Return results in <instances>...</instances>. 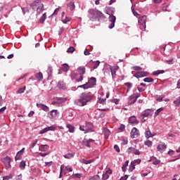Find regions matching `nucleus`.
I'll list each match as a JSON object with an SVG mask.
<instances>
[{"label": "nucleus", "instance_id": "obj_30", "mask_svg": "<svg viewBox=\"0 0 180 180\" xmlns=\"http://www.w3.org/2000/svg\"><path fill=\"white\" fill-rule=\"evenodd\" d=\"M134 169H136V165H134V162H131L129 167V172H133Z\"/></svg>", "mask_w": 180, "mask_h": 180}, {"label": "nucleus", "instance_id": "obj_29", "mask_svg": "<svg viewBox=\"0 0 180 180\" xmlns=\"http://www.w3.org/2000/svg\"><path fill=\"white\" fill-rule=\"evenodd\" d=\"M69 70H70V66L68 65V64L64 63L62 68V71H63V72H68Z\"/></svg>", "mask_w": 180, "mask_h": 180}, {"label": "nucleus", "instance_id": "obj_50", "mask_svg": "<svg viewBox=\"0 0 180 180\" xmlns=\"http://www.w3.org/2000/svg\"><path fill=\"white\" fill-rule=\"evenodd\" d=\"M131 69L134 70L135 71H141V70H143V68H141L140 66H133Z\"/></svg>", "mask_w": 180, "mask_h": 180}, {"label": "nucleus", "instance_id": "obj_47", "mask_svg": "<svg viewBox=\"0 0 180 180\" xmlns=\"http://www.w3.org/2000/svg\"><path fill=\"white\" fill-rule=\"evenodd\" d=\"M41 151H47L49 148V145H41Z\"/></svg>", "mask_w": 180, "mask_h": 180}, {"label": "nucleus", "instance_id": "obj_55", "mask_svg": "<svg viewBox=\"0 0 180 180\" xmlns=\"http://www.w3.org/2000/svg\"><path fill=\"white\" fill-rule=\"evenodd\" d=\"M125 86H127L129 89H131V87L133 86V84L130 82H126L124 83Z\"/></svg>", "mask_w": 180, "mask_h": 180}, {"label": "nucleus", "instance_id": "obj_40", "mask_svg": "<svg viewBox=\"0 0 180 180\" xmlns=\"http://www.w3.org/2000/svg\"><path fill=\"white\" fill-rule=\"evenodd\" d=\"M154 82V79H153L152 77H146L145 79H143V82Z\"/></svg>", "mask_w": 180, "mask_h": 180}, {"label": "nucleus", "instance_id": "obj_35", "mask_svg": "<svg viewBox=\"0 0 180 180\" xmlns=\"http://www.w3.org/2000/svg\"><path fill=\"white\" fill-rule=\"evenodd\" d=\"M36 78L38 79V81H41V79H43V73H41V72H38L36 75Z\"/></svg>", "mask_w": 180, "mask_h": 180}, {"label": "nucleus", "instance_id": "obj_5", "mask_svg": "<svg viewBox=\"0 0 180 180\" xmlns=\"http://www.w3.org/2000/svg\"><path fill=\"white\" fill-rule=\"evenodd\" d=\"M85 128L87 133H92V131H94V124H92V122H86Z\"/></svg>", "mask_w": 180, "mask_h": 180}, {"label": "nucleus", "instance_id": "obj_64", "mask_svg": "<svg viewBox=\"0 0 180 180\" xmlns=\"http://www.w3.org/2000/svg\"><path fill=\"white\" fill-rule=\"evenodd\" d=\"M22 174H19L15 176V180H23L22 179Z\"/></svg>", "mask_w": 180, "mask_h": 180}, {"label": "nucleus", "instance_id": "obj_49", "mask_svg": "<svg viewBox=\"0 0 180 180\" xmlns=\"http://www.w3.org/2000/svg\"><path fill=\"white\" fill-rule=\"evenodd\" d=\"M98 102H99V103H101V105H105V103L106 102V98H98Z\"/></svg>", "mask_w": 180, "mask_h": 180}, {"label": "nucleus", "instance_id": "obj_17", "mask_svg": "<svg viewBox=\"0 0 180 180\" xmlns=\"http://www.w3.org/2000/svg\"><path fill=\"white\" fill-rule=\"evenodd\" d=\"M23 153H25V148H22L20 151H18L15 157V161H18L23 155Z\"/></svg>", "mask_w": 180, "mask_h": 180}, {"label": "nucleus", "instance_id": "obj_60", "mask_svg": "<svg viewBox=\"0 0 180 180\" xmlns=\"http://www.w3.org/2000/svg\"><path fill=\"white\" fill-rule=\"evenodd\" d=\"M166 64H174V58L165 60Z\"/></svg>", "mask_w": 180, "mask_h": 180}, {"label": "nucleus", "instance_id": "obj_19", "mask_svg": "<svg viewBox=\"0 0 180 180\" xmlns=\"http://www.w3.org/2000/svg\"><path fill=\"white\" fill-rule=\"evenodd\" d=\"M77 71L79 74V75H84L85 74L86 69L84 66H80L77 68Z\"/></svg>", "mask_w": 180, "mask_h": 180}, {"label": "nucleus", "instance_id": "obj_7", "mask_svg": "<svg viewBox=\"0 0 180 180\" xmlns=\"http://www.w3.org/2000/svg\"><path fill=\"white\" fill-rule=\"evenodd\" d=\"M148 75V72H137L133 75V77H134L135 78H143L144 77H147Z\"/></svg>", "mask_w": 180, "mask_h": 180}, {"label": "nucleus", "instance_id": "obj_59", "mask_svg": "<svg viewBox=\"0 0 180 180\" xmlns=\"http://www.w3.org/2000/svg\"><path fill=\"white\" fill-rule=\"evenodd\" d=\"M134 150H136V148H133V147H130V148H129L127 149V153L128 154H130V153H131L133 151H134Z\"/></svg>", "mask_w": 180, "mask_h": 180}, {"label": "nucleus", "instance_id": "obj_51", "mask_svg": "<svg viewBox=\"0 0 180 180\" xmlns=\"http://www.w3.org/2000/svg\"><path fill=\"white\" fill-rule=\"evenodd\" d=\"M22 13L25 15V13H29V8L27 7L22 8Z\"/></svg>", "mask_w": 180, "mask_h": 180}, {"label": "nucleus", "instance_id": "obj_63", "mask_svg": "<svg viewBox=\"0 0 180 180\" xmlns=\"http://www.w3.org/2000/svg\"><path fill=\"white\" fill-rule=\"evenodd\" d=\"M52 164H53V162H45V166L51 167Z\"/></svg>", "mask_w": 180, "mask_h": 180}, {"label": "nucleus", "instance_id": "obj_4", "mask_svg": "<svg viewBox=\"0 0 180 180\" xmlns=\"http://www.w3.org/2000/svg\"><path fill=\"white\" fill-rule=\"evenodd\" d=\"M140 136V131L136 127L132 128L131 131V139H137Z\"/></svg>", "mask_w": 180, "mask_h": 180}, {"label": "nucleus", "instance_id": "obj_56", "mask_svg": "<svg viewBox=\"0 0 180 180\" xmlns=\"http://www.w3.org/2000/svg\"><path fill=\"white\" fill-rule=\"evenodd\" d=\"M47 131H49V129H47V127L44 128L39 131V134H44V133H47Z\"/></svg>", "mask_w": 180, "mask_h": 180}, {"label": "nucleus", "instance_id": "obj_54", "mask_svg": "<svg viewBox=\"0 0 180 180\" xmlns=\"http://www.w3.org/2000/svg\"><path fill=\"white\" fill-rule=\"evenodd\" d=\"M102 179H103V180L109 179V174H108V173H104V174H103Z\"/></svg>", "mask_w": 180, "mask_h": 180}, {"label": "nucleus", "instance_id": "obj_12", "mask_svg": "<svg viewBox=\"0 0 180 180\" xmlns=\"http://www.w3.org/2000/svg\"><path fill=\"white\" fill-rule=\"evenodd\" d=\"M49 115H50V119H54V117H57V116L60 115V112H58L57 110H52L49 112Z\"/></svg>", "mask_w": 180, "mask_h": 180}, {"label": "nucleus", "instance_id": "obj_39", "mask_svg": "<svg viewBox=\"0 0 180 180\" xmlns=\"http://www.w3.org/2000/svg\"><path fill=\"white\" fill-rule=\"evenodd\" d=\"M144 145L147 146V147H152L153 146V141L148 140L144 142Z\"/></svg>", "mask_w": 180, "mask_h": 180}, {"label": "nucleus", "instance_id": "obj_62", "mask_svg": "<svg viewBox=\"0 0 180 180\" xmlns=\"http://www.w3.org/2000/svg\"><path fill=\"white\" fill-rule=\"evenodd\" d=\"M135 96V98L136 99H139V98H140V96H141V94L140 93H136V94H133Z\"/></svg>", "mask_w": 180, "mask_h": 180}, {"label": "nucleus", "instance_id": "obj_43", "mask_svg": "<svg viewBox=\"0 0 180 180\" xmlns=\"http://www.w3.org/2000/svg\"><path fill=\"white\" fill-rule=\"evenodd\" d=\"M78 88H83V89H88L89 88V86L88 83H86L84 84L79 86Z\"/></svg>", "mask_w": 180, "mask_h": 180}, {"label": "nucleus", "instance_id": "obj_1", "mask_svg": "<svg viewBox=\"0 0 180 180\" xmlns=\"http://www.w3.org/2000/svg\"><path fill=\"white\" fill-rule=\"evenodd\" d=\"M82 100L84 102V104L88 105V102H91L94 99V96L89 93H82L79 96Z\"/></svg>", "mask_w": 180, "mask_h": 180}, {"label": "nucleus", "instance_id": "obj_52", "mask_svg": "<svg viewBox=\"0 0 180 180\" xmlns=\"http://www.w3.org/2000/svg\"><path fill=\"white\" fill-rule=\"evenodd\" d=\"M124 129H126V126L123 124H121L118 128V130H120V131H124Z\"/></svg>", "mask_w": 180, "mask_h": 180}, {"label": "nucleus", "instance_id": "obj_31", "mask_svg": "<svg viewBox=\"0 0 180 180\" xmlns=\"http://www.w3.org/2000/svg\"><path fill=\"white\" fill-rule=\"evenodd\" d=\"M128 165H129V160H127L124 164H122V169L123 172H126V169Z\"/></svg>", "mask_w": 180, "mask_h": 180}, {"label": "nucleus", "instance_id": "obj_45", "mask_svg": "<svg viewBox=\"0 0 180 180\" xmlns=\"http://www.w3.org/2000/svg\"><path fill=\"white\" fill-rule=\"evenodd\" d=\"M13 178V175L12 174H10L9 176H6L3 177V180H9L12 179Z\"/></svg>", "mask_w": 180, "mask_h": 180}, {"label": "nucleus", "instance_id": "obj_44", "mask_svg": "<svg viewBox=\"0 0 180 180\" xmlns=\"http://www.w3.org/2000/svg\"><path fill=\"white\" fill-rule=\"evenodd\" d=\"M79 130H81V131H84V134H86V133H88L87 131H86V128H85V125L84 126H82V125H80L79 126Z\"/></svg>", "mask_w": 180, "mask_h": 180}, {"label": "nucleus", "instance_id": "obj_48", "mask_svg": "<svg viewBox=\"0 0 180 180\" xmlns=\"http://www.w3.org/2000/svg\"><path fill=\"white\" fill-rule=\"evenodd\" d=\"M161 112H162V108H160L158 109L155 112V116H158L160 115V113H161Z\"/></svg>", "mask_w": 180, "mask_h": 180}, {"label": "nucleus", "instance_id": "obj_18", "mask_svg": "<svg viewBox=\"0 0 180 180\" xmlns=\"http://www.w3.org/2000/svg\"><path fill=\"white\" fill-rule=\"evenodd\" d=\"M153 110L151 109H146L143 113L141 114V116H143V117H148L151 113H153Z\"/></svg>", "mask_w": 180, "mask_h": 180}, {"label": "nucleus", "instance_id": "obj_10", "mask_svg": "<svg viewBox=\"0 0 180 180\" xmlns=\"http://www.w3.org/2000/svg\"><path fill=\"white\" fill-rule=\"evenodd\" d=\"M37 108H39V109H41L44 112H49L50 109L49 108V106L41 103H37Z\"/></svg>", "mask_w": 180, "mask_h": 180}, {"label": "nucleus", "instance_id": "obj_37", "mask_svg": "<svg viewBox=\"0 0 180 180\" xmlns=\"http://www.w3.org/2000/svg\"><path fill=\"white\" fill-rule=\"evenodd\" d=\"M89 180H101V176L98 174H96L90 177Z\"/></svg>", "mask_w": 180, "mask_h": 180}, {"label": "nucleus", "instance_id": "obj_38", "mask_svg": "<svg viewBox=\"0 0 180 180\" xmlns=\"http://www.w3.org/2000/svg\"><path fill=\"white\" fill-rule=\"evenodd\" d=\"M25 91H26V86H24L23 87L20 88L18 90L17 94H23Z\"/></svg>", "mask_w": 180, "mask_h": 180}, {"label": "nucleus", "instance_id": "obj_57", "mask_svg": "<svg viewBox=\"0 0 180 180\" xmlns=\"http://www.w3.org/2000/svg\"><path fill=\"white\" fill-rule=\"evenodd\" d=\"M70 20H71L70 19V18L66 17L64 20H62L63 23H64L65 25H67V23H68V22H70Z\"/></svg>", "mask_w": 180, "mask_h": 180}, {"label": "nucleus", "instance_id": "obj_6", "mask_svg": "<svg viewBox=\"0 0 180 180\" xmlns=\"http://www.w3.org/2000/svg\"><path fill=\"white\" fill-rule=\"evenodd\" d=\"M146 22H147V16L143 15L139 18V24L141 25L144 29H146Z\"/></svg>", "mask_w": 180, "mask_h": 180}, {"label": "nucleus", "instance_id": "obj_13", "mask_svg": "<svg viewBox=\"0 0 180 180\" xmlns=\"http://www.w3.org/2000/svg\"><path fill=\"white\" fill-rule=\"evenodd\" d=\"M158 151L160 153H164L167 150V145L165 143L158 145L157 146Z\"/></svg>", "mask_w": 180, "mask_h": 180}, {"label": "nucleus", "instance_id": "obj_34", "mask_svg": "<svg viewBox=\"0 0 180 180\" xmlns=\"http://www.w3.org/2000/svg\"><path fill=\"white\" fill-rule=\"evenodd\" d=\"M20 169H25L26 168V161L22 160L20 163Z\"/></svg>", "mask_w": 180, "mask_h": 180}, {"label": "nucleus", "instance_id": "obj_41", "mask_svg": "<svg viewBox=\"0 0 180 180\" xmlns=\"http://www.w3.org/2000/svg\"><path fill=\"white\" fill-rule=\"evenodd\" d=\"M58 102H67V98L56 97V98Z\"/></svg>", "mask_w": 180, "mask_h": 180}, {"label": "nucleus", "instance_id": "obj_22", "mask_svg": "<svg viewBox=\"0 0 180 180\" xmlns=\"http://www.w3.org/2000/svg\"><path fill=\"white\" fill-rule=\"evenodd\" d=\"M75 155V153H69L63 155L64 158L67 160H71V158H74Z\"/></svg>", "mask_w": 180, "mask_h": 180}, {"label": "nucleus", "instance_id": "obj_61", "mask_svg": "<svg viewBox=\"0 0 180 180\" xmlns=\"http://www.w3.org/2000/svg\"><path fill=\"white\" fill-rule=\"evenodd\" d=\"M161 162V160H156L153 162V165H158Z\"/></svg>", "mask_w": 180, "mask_h": 180}, {"label": "nucleus", "instance_id": "obj_46", "mask_svg": "<svg viewBox=\"0 0 180 180\" xmlns=\"http://www.w3.org/2000/svg\"><path fill=\"white\" fill-rule=\"evenodd\" d=\"M74 51H75L74 46H70L67 50V53H74Z\"/></svg>", "mask_w": 180, "mask_h": 180}, {"label": "nucleus", "instance_id": "obj_14", "mask_svg": "<svg viewBox=\"0 0 180 180\" xmlns=\"http://www.w3.org/2000/svg\"><path fill=\"white\" fill-rule=\"evenodd\" d=\"M129 123H130V124H139V120H137V117H136V116L133 115L131 117H130L129 118Z\"/></svg>", "mask_w": 180, "mask_h": 180}, {"label": "nucleus", "instance_id": "obj_58", "mask_svg": "<svg viewBox=\"0 0 180 180\" xmlns=\"http://www.w3.org/2000/svg\"><path fill=\"white\" fill-rule=\"evenodd\" d=\"M174 105H176V106H179V105H180V97L179 98H177L176 100H174Z\"/></svg>", "mask_w": 180, "mask_h": 180}, {"label": "nucleus", "instance_id": "obj_26", "mask_svg": "<svg viewBox=\"0 0 180 180\" xmlns=\"http://www.w3.org/2000/svg\"><path fill=\"white\" fill-rule=\"evenodd\" d=\"M57 86L59 89H67V87H65V83L63 82H59Z\"/></svg>", "mask_w": 180, "mask_h": 180}, {"label": "nucleus", "instance_id": "obj_24", "mask_svg": "<svg viewBox=\"0 0 180 180\" xmlns=\"http://www.w3.org/2000/svg\"><path fill=\"white\" fill-rule=\"evenodd\" d=\"M109 136H110V130L108 128L104 129V137L105 139H109Z\"/></svg>", "mask_w": 180, "mask_h": 180}, {"label": "nucleus", "instance_id": "obj_25", "mask_svg": "<svg viewBox=\"0 0 180 180\" xmlns=\"http://www.w3.org/2000/svg\"><path fill=\"white\" fill-rule=\"evenodd\" d=\"M46 19H47V14L44 13L39 18V22L43 25V23H44V22L46 21Z\"/></svg>", "mask_w": 180, "mask_h": 180}, {"label": "nucleus", "instance_id": "obj_15", "mask_svg": "<svg viewBox=\"0 0 180 180\" xmlns=\"http://www.w3.org/2000/svg\"><path fill=\"white\" fill-rule=\"evenodd\" d=\"M86 83L88 84V86H89V88H91V86H95V85H96V78L91 77L89 82Z\"/></svg>", "mask_w": 180, "mask_h": 180}, {"label": "nucleus", "instance_id": "obj_21", "mask_svg": "<svg viewBox=\"0 0 180 180\" xmlns=\"http://www.w3.org/2000/svg\"><path fill=\"white\" fill-rule=\"evenodd\" d=\"M164 72H165V70H155V71L153 72L152 75H153L154 77H158V75H160L161 74H164Z\"/></svg>", "mask_w": 180, "mask_h": 180}, {"label": "nucleus", "instance_id": "obj_20", "mask_svg": "<svg viewBox=\"0 0 180 180\" xmlns=\"http://www.w3.org/2000/svg\"><path fill=\"white\" fill-rule=\"evenodd\" d=\"M66 127L68 129L69 133H74V131H75V127L72 126L71 124H67Z\"/></svg>", "mask_w": 180, "mask_h": 180}, {"label": "nucleus", "instance_id": "obj_23", "mask_svg": "<svg viewBox=\"0 0 180 180\" xmlns=\"http://www.w3.org/2000/svg\"><path fill=\"white\" fill-rule=\"evenodd\" d=\"M67 6L70 11H74V9H75V4L74 3V1H70V3H68L67 4Z\"/></svg>", "mask_w": 180, "mask_h": 180}, {"label": "nucleus", "instance_id": "obj_11", "mask_svg": "<svg viewBox=\"0 0 180 180\" xmlns=\"http://www.w3.org/2000/svg\"><path fill=\"white\" fill-rule=\"evenodd\" d=\"M74 104L76 105V106H86L85 103L82 100L81 97L79 96V98L75 100Z\"/></svg>", "mask_w": 180, "mask_h": 180}, {"label": "nucleus", "instance_id": "obj_27", "mask_svg": "<svg viewBox=\"0 0 180 180\" xmlns=\"http://www.w3.org/2000/svg\"><path fill=\"white\" fill-rule=\"evenodd\" d=\"M44 11V5L43 4H41L39 5V6L37 8V13H41Z\"/></svg>", "mask_w": 180, "mask_h": 180}, {"label": "nucleus", "instance_id": "obj_2", "mask_svg": "<svg viewBox=\"0 0 180 180\" xmlns=\"http://www.w3.org/2000/svg\"><path fill=\"white\" fill-rule=\"evenodd\" d=\"M105 13L109 15V22L111 23L109 25V29H113L115 27V23H116V16L113 15V14L109 13V12L106 11Z\"/></svg>", "mask_w": 180, "mask_h": 180}, {"label": "nucleus", "instance_id": "obj_32", "mask_svg": "<svg viewBox=\"0 0 180 180\" xmlns=\"http://www.w3.org/2000/svg\"><path fill=\"white\" fill-rule=\"evenodd\" d=\"M110 70L111 72L112 78L114 79L115 77H116V70H115L112 66L110 67Z\"/></svg>", "mask_w": 180, "mask_h": 180}, {"label": "nucleus", "instance_id": "obj_3", "mask_svg": "<svg viewBox=\"0 0 180 180\" xmlns=\"http://www.w3.org/2000/svg\"><path fill=\"white\" fill-rule=\"evenodd\" d=\"M91 143H95V140L92 139H85L82 141V146H84V147H87L88 148H91Z\"/></svg>", "mask_w": 180, "mask_h": 180}, {"label": "nucleus", "instance_id": "obj_33", "mask_svg": "<svg viewBox=\"0 0 180 180\" xmlns=\"http://www.w3.org/2000/svg\"><path fill=\"white\" fill-rule=\"evenodd\" d=\"M94 161H95V160L91 159V160H85V159H82V162H83V164H86V165H87V164H91V162H94Z\"/></svg>", "mask_w": 180, "mask_h": 180}, {"label": "nucleus", "instance_id": "obj_9", "mask_svg": "<svg viewBox=\"0 0 180 180\" xmlns=\"http://www.w3.org/2000/svg\"><path fill=\"white\" fill-rule=\"evenodd\" d=\"M155 134H156L155 132H151V130H150V128H148L145 131L146 139H151L152 137H154Z\"/></svg>", "mask_w": 180, "mask_h": 180}, {"label": "nucleus", "instance_id": "obj_36", "mask_svg": "<svg viewBox=\"0 0 180 180\" xmlns=\"http://www.w3.org/2000/svg\"><path fill=\"white\" fill-rule=\"evenodd\" d=\"M99 64H101V63L97 60L96 62H94L93 63V70H96V68H98L99 67Z\"/></svg>", "mask_w": 180, "mask_h": 180}, {"label": "nucleus", "instance_id": "obj_53", "mask_svg": "<svg viewBox=\"0 0 180 180\" xmlns=\"http://www.w3.org/2000/svg\"><path fill=\"white\" fill-rule=\"evenodd\" d=\"M112 103H115V105H119L120 99L114 98L110 100Z\"/></svg>", "mask_w": 180, "mask_h": 180}, {"label": "nucleus", "instance_id": "obj_16", "mask_svg": "<svg viewBox=\"0 0 180 180\" xmlns=\"http://www.w3.org/2000/svg\"><path fill=\"white\" fill-rule=\"evenodd\" d=\"M135 102H137V100L134 94L128 97V103L129 105H134Z\"/></svg>", "mask_w": 180, "mask_h": 180}, {"label": "nucleus", "instance_id": "obj_28", "mask_svg": "<svg viewBox=\"0 0 180 180\" xmlns=\"http://www.w3.org/2000/svg\"><path fill=\"white\" fill-rule=\"evenodd\" d=\"M41 3L39 1H34L30 4V6L32 8V9H36V6H39Z\"/></svg>", "mask_w": 180, "mask_h": 180}, {"label": "nucleus", "instance_id": "obj_42", "mask_svg": "<svg viewBox=\"0 0 180 180\" xmlns=\"http://www.w3.org/2000/svg\"><path fill=\"white\" fill-rule=\"evenodd\" d=\"M46 129H48V131H54L57 127L54 125H52L51 127H46Z\"/></svg>", "mask_w": 180, "mask_h": 180}, {"label": "nucleus", "instance_id": "obj_8", "mask_svg": "<svg viewBox=\"0 0 180 180\" xmlns=\"http://www.w3.org/2000/svg\"><path fill=\"white\" fill-rule=\"evenodd\" d=\"M12 161V159L11 158V157L9 156H6L4 158V165L6 168V169H9V168H11V162Z\"/></svg>", "mask_w": 180, "mask_h": 180}]
</instances>
